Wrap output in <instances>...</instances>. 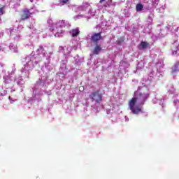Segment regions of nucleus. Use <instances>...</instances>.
Returning <instances> with one entry per match:
<instances>
[{
    "label": "nucleus",
    "instance_id": "10",
    "mask_svg": "<svg viewBox=\"0 0 179 179\" xmlns=\"http://www.w3.org/2000/svg\"><path fill=\"white\" fill-rule=\"evenodd\" d=\"M124 41H125V38L120 37L117 41H116V43L119 45H121V44H122V43H124Z\"/></svg>",
    "mask_w": 179,
    "mask_h": 179
},
{
    "label": "nucleus",
    "instance_id": "12",
    "mask_svg": "<svg viewBox=\"0 0 179 179\" xmlns=\"http://www.w3.org/2000/svg\"><path fill=\"white\" fill-rule=\"evenodd\" d=\"M5 13V10H3V7L0 8V16H2Z\"/></svg>",
    "mask_w": 179,
    "mask_h": 179
},
{
    "label": "nucleus",
    "instance_id": "6",
    "mask_svg": "<svg viewBox=\"0 0 179 179\" xmlns=\"http://www.w3.org/2000/svg\"><path fill=\"white\" fill-rule=\"evenodd\" d=\"M101 50H103V48H101V45L96 44V46L92 51V54L94 55H99V54L101 52Z\"/></svg>",
    "mask_w": 179,
    "mask_h": 179
},
{
    "label": "nucleus",
    "instance_id": "9",
    "mask_svg": "<svg viewBox=\"0 0 179 179\" xmlns=\"http://www.w3.org/2000/svg\"><path fill=\"white\" fill-rule=\"evenodd\" d=\"M143 10V5L142 3H138L136 6V10L137 12H141V10Z\"/></svg>",
    "mask_w": 179,
    "mask_h": 179
},
{
    "label": "nucleus",
    "instance_id": "4",
    "mask_svg": "<svg viewBox=\"0 0 179 179\" xmlns=\"http://www.w3.org/2000/svg\"><path fill=\"white\" fill-rule=\"evenodd\" d=\"M102 39L103 36H101V32L94 33L90 38L91 41L94 44H99V41Z\"/></svg>",
    "mask_w": 179,
    "mask_h": 179
},
{
    "label": "nucleus",
    "instance_id": "15",
    "mask_svg": "<svg viewBox=\"0 0 179 179\" xmlns=\"http://www.w3.org/2000/svg\"><path fill=\"white\" fill-rule=\"evenodd\" d=\"M9 100H10V96H8Z\"/></svg>",
    "mask_w": 179,
    "mask_h": 179
},
{
    "label": "nucleus",
    "instance_id": "7",
    "mask_svg": "<svg viewBox=\"0 0 179 179\" xmlns=\"http://www.w3.org/2000/svg\"><path fill=\"white\" fill-rule=\"evenodd\" d=\"M80 34V31H79V28H76L71 30V36L72 37H77Z\"/></svg>",
    "mask_w": 179,
    "mask_h": 179
},
{
    "label": "nucleus",
    "instance_id": "16",
    "mask_svg": "<svg viewBox=\"0 0 179 179\" xmlns=\"http://www.w3.org/2000/svg\"><path fill=\"white\" fill-rule=\"evenodd\" d=\"M36 179H40V177H36Z\"/></svg>",
    "mask_w": 179,
    "mask_h": 179
},
{
    "label": "nucleus",
    "instance_id": "11",
    "mask_svg": "<svg viewBox=\"0 0 179 179\" xmlns=\"http://www.w3.org/2000/svg\"><path fill=\"white\" fill-rule=\"evenodd\" d=\"M60 3H62L63 5H65L66 3H68L69 2V0H59Z\"/></svg>",
    "mask_w": 179,
    "mask_h": 179
},
{
    "label": "nucleus",
    "instance_id": "2",
    "mask_svg": "<svg viewBox=\"0 0 179 179\" xmlns=\"http://www.w3.org/2000/svg\"><path fill=\"white\" fill-rule=\"evenodd\" d=\"M90 99L92 102L101 103L103 101V94L100 92V90L94 91L90 94Z\"/></svg>",
    "mask_w": 179,
    "mask_h": 179
},
{
    "label": "nucleus",
    "instance_id": "1",
    "mask_svg": "<svg viewBox=\"0 0 179 179\" xmlns=\"http://www.w3.org/2000/svg\"><path fill=\"white\" fill-rule=\"evenodd\" d=\"M149 93L139 92L136 97H133L129 102V106L133 114L142 113V108L139 106H143L145 101L149 99ZM138 103V105H136Z\"/></svg>",
    "mask_w": 179,
    "mask_h": 179
},
{
    "label": "nucleus",
    "instance_id": "14",
    "mask_svg": "<svg viewBox=\"0 0 179 179\" xmlns=\"http://www.w3.org/2000/svg\"><path fill=\"white\" fill-rule=\"evenodd\" d=\"M41 50H44V48H43V46H41Z\"/></svg>",
    "mask_w": 179,
    "mask_h": 179
},
{
    "label": "nucleus",
    "instance_id": "8",
    "mask_svg": "<svg viewBox=\"0 0 179 179\" xmlns=\"http://www.w3.org/2000/svg\"><path fill=\"white\" fill-rule=\"evenodd\" d=\"M148 47H149V43L145 41H142L139 46V50H145L148 48Z\"/></svg>",
    "mask_w": 179,
    "mask_h": 179
},
{
    "label": "nucleus",
    "instance_id": "3",
    "mask_svg": "<svg viewBox=\"0 0 179 179\" xmlns=\"http://www.w3.org/2000/svg\"><path fill=\"white\" fill-rule=\"evenodd\" d=\"M52 31H54L55 33H61L62 30L59 29H62L64 27V21H59L56 24H53L52 25Z\"/></svg>",
    "mask_w": 179,
    "mask_h": 179
},
{
    "label": "nucleus",
    "instance_id": "5",
    "mask_svg": "<svg viewBox=\"0 0 179 179\" xmlns=\"http://www.w3.org/2000/svg\"><path fill=\"white\" fill-rule=\"evenodd\" d=\"M31 15V13H30V10L28 9H24L22 11V14H21V20H26V19H29Z\"/></svg>",
    "mask_w": 179,
    "mask_h": 179
},
{
    "label": "nucleus",
    "instance_id": "13",
    "mask_svg": "<svg viewBox=\"0 0 179 179\" xmlns=\"http://www.w3.org/2000/svg\"><path fill=\"white\" fill-rule=\"evenodd\" d=\"M104 1H106V0H100V1H99V3H103V2H104Z\"/></svg>",
    "mask_w": 179,
    "mask_h": 179
}]
</instances>
